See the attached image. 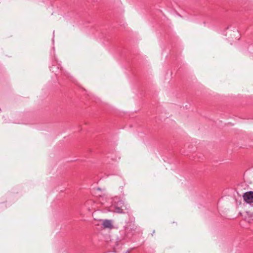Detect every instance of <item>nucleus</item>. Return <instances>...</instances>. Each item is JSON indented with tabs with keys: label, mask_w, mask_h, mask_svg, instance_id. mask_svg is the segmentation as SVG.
I'll list each match as a JSON object with an SVG mask.
<instances>
[{
	"label": "nucleus",
	"mask_w": 253,
	"mask_h": 253,
	"mask_svg": "<svg viewBox=\"0 0 253 253\" xmlns=\"http://www.w3.org/2000/svg\"><path fill=\"white\" fill-rule=\"evenodd\" d=\"M124 239H130L136 234L138 233L139 228L134 223V218L130 219L124 226V229L121 231Z\"/></svg>",
	"instance_id": "1"
},
{
	"label": "nucleus",
	"mask_w": 253,
	"mask_h": 253,
	"mask_svg": "<svg viewBox=\"0 0 253 253\" xmlns=\"http://www.w3.org/2000/svg\"><path fill=\"white\" fill-rule=\"evenodd\" d=\"M244 200L247 203H253V192L249 191L246 192L243 195Z\"/></svg>",
	"instance_id": "2"
},
{
	"label": "nucleus",
	"mask_w": 253,
	"mask_h": 253,
	"mask_svg": "<svg viewBox=\"0 0 253 253\" xmlns=\"http://www.w3.org/2000/svg\"><path fill=\"white\" fill-rule=\"evenodd\" d=\"M245 220L249 223L253 224V213L247 211Z\"/></svg>",
	"instance_id": "3"
},
{
	"label": "nucleus",
	"mask_w": 253,
	"mask_h": 253,
	"mask_svg": "<svg viewBox=\"0 0 253 253\" xmlns=\"http://www.w3.org/2000/svg\"><path fill=\"white\" fill-rule=\"evenodd\" d=\"M102 225L104 228L111 229L113 228V225L111 220L108 219L103 220Z\"/></svg>",
	"instance_id": "4"
},
{
	"label": "nucleus",
	"mask_w": 253,
	"mask_h": 253,
	"mask_svg": "<svg viewBox=\"0 0 253 253\" xmlns=\"http://www.w3.org/2000/svg\"><path fill=\"white\" fill-rule=\"evenodd\" d=\"M115 211L119 213H122L124 212L122 208L117 207H115Z\"/></svg>",
	"instance_id": "5"
}]
</instances>
